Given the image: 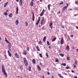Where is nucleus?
<instances>
[{
  "mask_svg": "<svg viewBox=\"0 0 78 78\" xmlns=\"http://www.w3.org/2000/svg\"><path fill=\"white\" fill-rule=\"evenodd\" d=\"M38 70H39V71H41V69H39Z\"/></svg>",
  "mask_w": 78,
  "mask_h": 78,
  "instance_id": "nucleus-58",
  "label": "nucleus"
},
{
  "mask_svg": "<svg viewBox=\"0 0 78 78\" xmlns=\"http://www.w3.org/2000/svg\"><path fill=\"white\" fill-rule=\"evenodd\" d=\"M37 49L38 51H40V49H39V46H37Z\"/></svg>",
  "mask_w": 78,
  "mask_h": 78,
  "instance_id": "nucleus-22",
  "label": "nucleus"
},
{
  "mask_svg": "<svg viewBox=\"0 0 78 78\" xmlns=\"http://www.w3.org/2000/svg\"><path fill=\"white\" fill-rule=\"evenodd\" d=\"M40 20H41V18H40V17H39L38 18V20H37V23L35 24L36 25H37H37H38V24H39V22H40Z\"/></svg>",
  "mask_w": 78,
  "mask_h": 78,
  "instance_id": "nucleus-3",
  "label": "nucleus"
},
{
  "mask_svg": "<svg viewBox=\"0 0 78 78\" xmlns=\"http://www.w3.org/2000/svg\"><path fill=\"white\" fill-rule=\"evenodd\" d=\"M29 71H31V69H29Z\"/></svg>",
  "mask_w": 78,
  "mask_h": 78,
  "instance_id": "nucleus-60",
  "label": "nucleus"
},
{
  "mask_svg": "<svg viewBox=\"0 0 78 78\" xmlns=\"http://www.w3.org/2000/svg\"><path fill=\"white\" fill-rule=\"evenodd\" d=\"M16 25H18V24H19V21H18V20H16Z\"/></svg>",
  "mask_w": 78,
  "mask_h": 78,
  "instance_id": "nucleus-24",
  "label": "nucleus"
},
{
  "mask_svg": "<svg viewBox=\"0 0 78 78\" xmlns=\"http://www.w3.org/2000/svg\"><path fill=\"white\" fill-rule=\"evenodd\" d=\"M68 37L69 39H70V37H69V36H68Z\"/></svg>",
  "mask_w": 78,
  "mask_h": 78,
  "instance_id": "nucleus-61",
  "label": "nucleus"
},
{
  "mask_svg": "<svg viewBox=\"0 0 78 78\" xmlns=\"http://www.w3.org/2000/svg\"><path fill=\"white\" fill-rule=\"evenodd\" d=\"M45 11V10L44 9H43L42 12H41V13L40 14V16H42L44 14V12Z\"/></svg>",
  "mask_w": 78,
  "mask_h": 78,
  "instance_id": "nucleus-6",
  "label": "nucleus"
},
{
  "mask_svg": "<svg viewBox=\"0 0 78 78\" xmlns=\"http://www.w3.org/2000/svg\"><path fill=\"white\" fill-rule=\"evenodd\" d=\"M52 25H53V22H51L50 23L49 26L50 27V28L51 29H52L53 28V27H52Z\"/></svg>",
  "mask_w": 78,
  "mask_h": 78,
  "instance_id": "nucleus-7",
  "label": "nucleus"
},
{
  "mask_svg": "<svg viewBox=\"0 0 78 78\" xmlns=\"http://www.w3.org/2000/svg\"><path fill=\"white\" fill-rule=\"evenodd\" d=\"M23 67V66H22V65H20V69H22Z\"/></svg>",
  "mask_w": 78,
  "mask_h": 78,
  "instance_id": "nucleus-38",
  "label": "nucleus"
},
{
  "mask_svg": "<svg viewBox=\"0 0 78 78\" xmlns=\"http://www.w3.org/2000/svg\"><path fill=\"white\" fill-rule=\"evenodd\" d=\"M67 60H68L69 61V60H70V58L69 57H68L67 58Z\"/></svg>",
  "mask_w": 78,
  "mask_h": 78,
  "instance_id": "nucleus-35",
  "label": "nucleus"
},
{
  "mask_svg": "<svg viewBox=\"0 0 78 78\" xmlns=\"http://www.w3.org/2000/svg\"><path fill=\"white\" fill-rule=\"evenodd\" d=\"M70 37H73V35H70Z\"/></svg>",
  "mask_w": 78,
  "mask_h": 78,
  "instance_id": "nucleus-51",
  "label": "nucleus"
},
{
  "mask_svg": "<svg viewBox=\"0 0 78 78\" xmlns=\"http://www.w3.org/2000/svg\"><path fill=\"white\" fill-rule=\"evenodd\" d=\"M2 69H4V66H3V65H2Z\"/></svg>",
  "mask_w": 78,
  "mask_h": 78,
  "instance_id": "nucleus-43",
  "label": "nucleus"
},
{
  "mask_svg": "<svg viewBox=\"0 0 78 78\" xmlns=\"http://www.w3.org/2000/svg\"><path fill=\"white\" fill-rule=\"evenodd\" d=\"M8 53L9 54V56L10 57L11 56L12 54L11 53H10V52L8 50Z\"/></svg>",
  "mask_w": 78,
  "mask_h": 78,
  "instance_id": "nucleus-12",
  "label": "nucleus"
},
{
  "mask_svg": "<svg viewBox=\"0 0 78 78\" xmlns=\"http://www.w3.org/2000/svg\"><path fill=\"white\" fill-rule=\"evenodd\" d=\"M30 5L32 6H33V1H32L31 2H30Z\"/></svg>",
  "mask_w": 78,
  "mask_h": 78,
  "instance_id": "nucleus-21",
  "label": "nucleus"
},
{
  "mask_svg": "<svg viewBox=\"0 0 78 78\" xmlns=\"http://www.w3.org/2000/svg\"><path fill=\"white\" fill-rule=\"evenodd\" d=\"M42 30H44V27H43L42 28Z\"/></svg>",
  "mask_w": 78,
  "mask_h": 78,
  "instance_id": "nucleus-48",
  "label": "nucleus"
},
{
  "mask_svg": "<svg viewBox=\"0 0 78 78\" xmlns=\"http://www.w3.org/2000/svg\"><path fill=\"white\" fill-rule=\"evenodd\" d=\"M5 41H6L7 43H8V44H9V42L8 41V40Z\"/></svg>",
  "mask_w": 78,
  "mask_h": 78,
  "instance_id": "nucleus-45",
  "label": "nucleus"
},
{
  "mask_svg": "<svg viewBox=\"0 0 78 78\" xmlns=\"http://www.w3.org/2000/svg\"><path fill=\"white\" fill-rule=\"evenodd\" d=\"M8 3V2H7L5 3L4 5V7H6V5H7V4Z\"/></svg>",
  "mask_w": 78,
  "mask_h": 78,
  "instance_id": "nucleus-19",
  "label": "nucleus"
},
{
  "mask_svg": "<svg viewBox=\"0 0 78 78\" xmlns=\"http://www.w3.org/2000/svg\"><path fill=\"white\" fill-rule=\"evenodd\" d=\"M44 18L43 17L42 19V20L41 21H42L43 22V21H44Z\"/></svg>",
  "mask_w": 78,
  "mask_h": 78,
  "instance_id": "nucleus-44",
  "label": "nucleus"
},
{
  "mask_svg": "<svg viewBox=\"0 0 78 78\" xmlns=\"http://www.w3.org/2000/svg\"><path fill=\"white\" fill-rule=\"evenodd\" d=\"M27 50L28 51H29V50H30V48L28 47L27 48Z\"/></svg>",
  "mask_w": 78,
  "mask_h": 78,
  "instance_id": "nucleus-39",
  "label": "nucleus"
},
{
  "mask_svg": "<svg viewBox=\"0 0 78 78\" xmlns=\"http://www.w3.org/2000/svg\"><path fill=\"white\" fill-rule=\"evenodd\" d=\"M67 6H65L63 8V10H65V9H67Z\"/></svg>",
  "mask_w": 78,
  "mask_h": 78,
  "instance_id": "nucleus-26",
  "label": "nucleus"
},
{
  "mask_svg": "<svg viewBox=\"0 0 78 78\" xmlns=\"http://www.w3.org/2000/svg\"><path fill=\"white\" fill-rule=\"evenodd\" d=\"M56 39V37H55L52 40V42H54V41H55Z\"/></svg>",
  "mask_w": 78,
  "mask_h": 78,
  "instance_id": "nucleus-18",
  "label": "nucleus"
},
{
  "mask_svg": "<svg viewBox=\"0 0 78 78\" xmlns=\"http://www.w3.org/2000/svg\"><path fill=\"white\" fill-rule=\"evenodd\" d=\"M75 78H78V77H77V76H74Z\"/></svg>",
  "mask_w": 78,
  "mask_h": 78,
  "instance_id": "nucleus-54",
  "label": "nucleus"
},
{
  "mask_svg": "<svg viewBox=\"0 0 78 78\" xmlns=\"http://www.w3.org/2000/svg\"><path fill=\"white\" fill-rule=\"evenodd\" d=\"M50 6H51V5H50V4L48 5V9H49V10H50Z\"/></svg>",
  "mask_w": 78,
  "mask_h": 78,
  "instance_id": "nucleus-20",
  "label": "nucleus"
},
{
  "mask_svg": "<svg viewBox=\"0 0 78 78\" xmlns=\"http://www.w3.org/2000/svg\"><path fill=\"white\" fill-rule=\"evenodd\" d=\"M32 62L34 64H35V63H36V60L35 59H33L32 60Z\"/></svg>",
  "mask_w": 78,
  "mask_h": 78,
  "instance_id": "nucleus-17",
  "label": "nucleus"
},
{
  "mask_svg": "<svg viewBox=\"0 0 78 78\" xmlns=\"http://www.w3.org/2000/svg\"><path fill=\"white\" fill-rule=\"evenodd\" d=\"M4 15L5 16H7V15H8V14H7V12H5L4 13Z\"/></svg>",
  "mask_w": 78,
  "mask_h": 78,
  "instance_id": "nucleus-37",
  "label": "nucleus"
},
{
  "mask_svg": "<svg viewBox=\"0 0 78 78\" xmlns=\"http://www.w3.org/2000/svg\"><path fill=\"white\" fill-rule=\"evenodd\" d=\"M8 47L9 48H11V43H9V44L8 45Z\"/></svg>",
  "mask_w": 78,
  "mask_h": 78,
  "instance_id": "nucleus-11",
  "label": "nucleus"
},
{
  "mask_svg": "<svg viewBox=\"0 0 78 78\" xmlns=\"http://www.w3.org/2000/svg\"><path fill=\"white\" fill-rule=\"evenodd\" d=\"M75 63L76 65H78V63H77V61H76H76L75 62Z\"/></svg>",
  "mask_w": 78,
  "mask_h": 78,
  "instance_id": "nucleus-33",
  "label": "nucleus"
},
{
  "mask_svg": "<svg viewBox=\"0 0 78 78\" xmlns=\"http://www.w3.org/2000/svg\"><path fill=\"white\" fill-rule=\"evenodd\" d=\"M33 22L34 21V13L33 12Z\"/></svg>",
  "mask_w": 78,
  "mask_h": 78,
  "instance_id": "nucleus-13",
  "label": "nucleus"
},
{
  "mask_svg": "<svg viewBox=\"0 0 78 78\" xmlns=\"http://www.w3.org/2000/svg\"><path fill=\"white\" fill-rule=\"evenodd\" d=\"M15 56L16 58H19V55H18V54L16 53L15 54Z\"/></svg>",
  "mask_w": 78,
  "mask_h": 78,
  "instance_id": "nucleus-8",
  "label": "nucleus"
},
{
  "mask_svg": "<svg viewBox=\"0 0 78 78\" xmlns=\"http://www.w3.org/2000/svg\"><path fill=\"white\" fill-rule=\"evenodd\" d=\"M47 44L48 45H50V43H49V42H48V41H47Z\"/></svg>",
  "mask_w": 78,
  "mask_h": 78,
  "instance_id": "nucleus-31",
  "label": "nucleus"
},
{
  "mask_svg": "<svg viewBox=\"0 0 78 78\" xmlns=\"http://www.w3.org/2000/svg\"><path fill=\"white\" fill-rule=\"evenodd\" d=\"M9 17H12V13H10L9 15Z\"/></svg>",
  "mask_w": 78,
  "mask_h": 78,
  "instance_id": "nucleus-16",
  "label": "nucleus"
},
{
  "mask_svg": "<svg viewBox=\"0 0 78 78\" xmlns=\"http://www.w3.org/2000/svg\"><path fill=\"white\" fill-rule=\"evenodd\" d=\"M45 40H46V36H45L43 38V41L44 42H45Z\"/></svg>",
  "mask_w": 78,
  "mask_h": 78,
  "instance_id": "nucleus-14",
  "label": "nucleus"
},
{
  "mask_svg": "<svg viewBox=\"0 0 78 78\" xmlns=\"http://www.w3.org/2000/svg\"><path fill=\"white\" fill-rule=\"evenodd\" d=\"M58 76H60V78H63V76H61V74H60L59 73L58 74Z\"/></svg>",
  "mask_w": 78,
  "mask_h": 78,
  "instance_id": "nucleus-25",
  "label": "nucleus"
},
{
  "mask_svg": "<svg viewBox=\"0 0 78 78\" xmlns=\"http://www.w3.org/2000/svg\"><path fill=\"white\" fill-rule=\"evenodd\" d=\"M62 4H63V2H62L60 3V5H62Z\"/></svg>",
  "mask_w": 78,
  "mask_h": 78,
  "instance_id": "nucleus-40",
  "label": "nucleus"
},
{
  "mask_svg": "<svg viewBox=\"0 0 78 78\" xmlns=\"http://www.w3.org/2000/svg\"><path fill=\"white\" fill-rule=\"evenodd\" d=\"M66 69H69V67L68 66L66 67Z\"/></svg>",
  "mask_w": 78,
  "mask_h": 78,
  "instance_id": "nucleus-57",
  "label": "nucleus"
},
{
  "mask_svg": "<svg viewBox=\"0 0 78 78\" xmlns=\"http://www.w3.org/2000/svg\"><path fill=\"white\" fill-rule=\"evenodd\" d=\"M61 65H62V66H66V63H62Z\"/></svg>",
  "mask_w": 78,
  "mask_h": 78,
  "instance_id": "nucleus-28",
  "label": "nucleus"
},
{
  "mask_svg": "<svg viewBox=\"0 0 78 78\" xmlns=\"http://www.w3.org/2000/svg\"><path fill=\"white\" fill-rule=\"evenodd\" d=\"M74 68H75V67H76V65H74Z\"/></svg>",
  "mask_w": 78,
  "mask_h": 78,
  "instance_id": "nucleus-55",
  "label": "nucleus"
},
{
  "mask_svg": "<svg viewBox=\"0 0 78 78\" xmlns=\"http://www.w3.org/2000/svg\"><path fill=\"white\" fill-rule=\"evenodd\" d=\"M39 56L40 57H41V58H42V55L41 54H39Z\"/></svg>",
  "mask_w": 78,
  "mask_h": 78,
  "instance_id": "nucleus-34",
  "label": "nucleus"
},
{
  "mask_svg": "<svg viewBox=\"0 0 78 78\" xmlns=\"http://www.w3.org/2000/svg\"><path fill=\"white\" fill-rule=\"evenodd\" d=\"M76 28H77V30H78V27L76 26Z\"/></svg>",
  "mask_w": 78,
  "mask_h": 78,
  "instance_id": "nucleus-56",
  "label": "nucleus"
},
{
  "mask_svg": "<svg viewBox=\"0 0 78 78\" xmlns=\"http://www.w3.org/2000/svg\"><path fill=\"white\" fill-rule=\"evenodd\" d=\"M7 39H6V38H5V41H7Z\"/></svg>",
  "mask_w": 78,
  "mask_h": 78,
  "instance_id": "nucleus-50",
  "label": "nucleus"
},
{
  "mask_svg": "<svg viewBox=\"0 0 78 78\" xmlns=\"http://www.w3.org/2000/svg\"><path fill=\"white\" fill-rule=\"evenodd\" d=\"M47 73H48V75H50V73H49V72H48Z\"/></svg>",
  "mask_w": 78,
  "mask_h": 78,
  "instance_id": "nucleus-53",
  "label": "nucleus"
},
{
  "mask_svg": "<svg viewBox=\"0 0 78 78\" xmlns=\"http://www.w3.org/2000/svg\"><path fill=\"white\" fill-rule=\"evenodd\" d=\"M73 49H75V48L73 46Z\"/></svg>",
  "mask_w": 78,
  "mask_h": 78,
  "instance_id": "nucleus-62",
  "label": "nucleus"
},
{
  "mask_svg": "<svg viewBox=\"0 0 78 78\" xmlns=\"http://www.w3.org/2000/svg\"><path fill=\"white\" fill-rule=\"evenodd\" d=\"M60 56H61L62 57H64V54H62V53H61L60 54Z\"/></svg>",
  "mask_w": 78,
  "mask_h": 78,
  "instance_id": "nucleus-23",
  "label": "nucleus"
},
{
  "mask_svg": "<svg viewBox=\"0 0 78 78\" xmlns=\"http://www.w3.org/2000/svg\"><path fill=\"white\" fill-rule=\"evenodd\" d=\"M66 50H67V51H69V50H70V48H69V45H67V46Z\"/></svg>",
  "mask_w": 78,
  "mask_h": 78,
  "instance_id": "nucleus-9",
  "label": "nucleus"
},
{
  "mask_svg": "<svg viewBox=\"0 0 78 78\" xmlns=\"http://www.w3.org/2000/svg\"><path fill=\"white\" fill-rule=\"evenodd\" d=\"M9 51H11V48H9Z\"/></svg>",
  "mask_w": 78,
  "mask_h": 78,
  "instance_id": "nucleus-49",
  "label": "nucleus"
},
{
  "mask_svg": "<svg viewBox=\"0 0 78 78\" xmlns=\"http://www.w3.org/2000/svg\"><path fill=\"white\" fill-rule=\"evenodd\" d=\"M37 68H38V69H41V68L38 65L37 66Z\"/></svg>",
  "mask_w": 78,
  "mask_h": 78,
  "instance_id": "nucleus-41",
  "label": "nucleus"
},
{
  "mask_svg": "<svg viewBox=\"0 0 78 78\" xmlns=\"http://www.w3.org/2000/svg\"><path fill=\"white\" fill-rule=\"evenodd\" d=\"M18 11H19V8H18V7H16V13L17 14H18Z\"/></svg>",
  "mask_w": 78,
  "mask_h": 78,
  "instance_id": "nucleus-15",
  "label": "nucleus"
},
{
  "mask_svg": "<svg viewBox=\"0 0 78 78\" xmlns=\"http://www.w3.org/2000/svg\"><path fill=\"white\" fill-rule=\"evenodd\" d=\"M26 26L27 27V26H28V23H27V22L26 21Z\"/></svg>",
  "mask_w": 78,
  "mask_h": 78,
  "instance_id": "nucleus-32",
  "label": "nucleus"
},
{
  "mask_svg": "<svg viewBox=\"0 0 78 78\" xmlns=\"http://www.w3.org/2000/svg\"><path fill=\"white\" fill-rule=\"evenodd\" d=\"M27 54V52L26 51H24L23 52V55H26Z\"/></svg>",
  "mask_w": 78,
  "mask_h": 78,
  "instance_id": "nucleus-10",
  "label": "nucleus"
},
{
  "mask_svg": "<svg viewBox=\"0 0 78 78\" xmlns=\"http://www.w3.org/2000/svg\"><path fill=\"white\" fill-rule=\"evenodd\" d=\"M17 2H19V0H16Z\"/></svg>",
  "mask_w": 78,
  "mask_h": 78,
  "instance_id": "nucleus-64",
  "label": "nucleus"
},
{
  "mask_svg": "<svg viewBox=\"0 0 78 78\" xmlns=\"http://www.w3.org/2000/svg\"><path fill=\"white\" fill-rule=\"evenodd\" d=\"M72 72H73V73H74V71L72 70Z\"/></svg>",
  "mask_w": 78,
  "mask_h": 78,
  "instance_id": "nucleus-59",
  "label": "nucleus"
},
{
  "mask_svg": "<svg viewBox=\"0 0 78 78\" xmlns=\"http://www.w3.org/2000/svg\"><path fill=\"white\" fill-rule=\"evenodd\" d=\"M23 60L25 66H28V62H27V60H26V58H23Z\"/></svg>",
  "mask_w": 78,
  "mask_h": 78,
  "instance_id": "nucleus-2",
  "label": "nucleus"
},
{
  "mask_svg": "<svg viewBox=\"0 0 78 78\" xmlns=\"http://www.w3.org/2000/svg\"><path fill=\"white\" fill-rule=\"evenodd\" d=\"M69 4H66L67 6H67H67H69Z\"/></svg>",
  "mask_w": 78,
  "mask_h": 78,
  "instance_id": "nucleus-52",
  "label": "nucleus"
},
{
  "mask_svg": "<svg viewBox=\"0 0 78 78\" xmlns=\"http://www.w3.org/2000/svg\"><path fill=\"white\" fill-rule=\"evenodd\" d=\"M39 44H40V45H42V42L41 41H39Z\"/></svg>",
  "mask_w": 78,
  "mask_h": 78,
  "instance_id": "nucleus-27",
  "label": "nucleus"
},
{
  "mask_svg": "<svg viewBox=\"0 0 78 78\" xmlns=\"http://www.w3.org/2000/svg\"><path fill=\"white\" fill-rule=\"evenodd\" d=\"M2 72H3L4 75H5V77L7 78V73H6V71H5V69H2Z\"/></svg>",
  "mask_w": 78,
  "mask_h": 78,
  "instance_id": "nucleus-1",
  "label": "nucleus"
},
{
  "mask_svg": "<svg viewBox=\"0 0 78 78\" xmlns=\"http://www.w3.org/2000/svg\"><path fill=\"white\" fill-rule=\"evenodd\" d=\"M55 61L56 62H59V60H58V59H56L55 60Z\"/></svg>",
  "mask_w": 78,
  "mask_h": 78,
  "instance_id": "nucleus-42",
  "label": "nucleus"
},
{
  "mask_svg": "<svg viewBox=\"0 0 78 78\" xmlns=\"http://www.w3.org/2000/svg\"><path fill=\"white\" fill-rule=\"evenodd\" d=\"M75 3L76 5H78V2L77 1H76L75 2Z\"/></svg>",
  "mask_w": 78,
  "mask_h": 78,
  "instance_id": "nucleus-30",
  "label": "nucleus"
},
{
  "mask_svg": "<svg viewBox=\"0 0 78 78\" xmlns=\"http://www.w3.org/2000/svg\"><path fill=\"white\" fill-rule=\"evenodd\" d=\"M49 48L50 49H51V47H50V46H49Z\"/></svg>",
  "mask_w": 78,
  "mask_h": 78,
  "instance_id": "nucleus-63",
  "label": "nucleus"
},
{
  "mask_svg": "<svg viewBox=\"0 0 78 78\" xmlns=\"http://www.w3.org/2000/svg\"><path fill=\"white\" fill-rule=\"evenodd\" d=\"M43 24V21H41V25H42Z\"/></svg>",
  "mask_w": 78,
  "mask_h": 78,
  "instance_id": "nucleus-47",
  "label": "nucleus"
},
{
  "mask_svg": "<svg viewBox=\"0 0 78 78\" xmlns=\"http://www.w3.org/2000/svg\"><path fill=\"white\" fill-rule=\"evenodd\" d=\"M46 56L47 58H48V53H46Z\"/></svg>",
  "mask_w": 78,
  "mask_h": 78,
  "instance_id": "nucleus-29",
  "label": "nucleus"
},
{
  "mask_svg": "<svg viewBox=\"0 0 78 78\" xmlns=\"http://www.w3.org/2000/svg\"><path fill=\"white\" fill-rule=\"evenodd\" d=\"M64 39L62 37L61 40V44H63L64 42Z\"/></svg>",
  "mask_w": 78,
  "mask_h": 78,
  "instance_id": "nucleus-5",
  "label": "nucleus"
},
{
  "mask_svg": "<svg viewBox=\"0 0 78 78\" xmlns=\"http://www.w3.org/2000/svg\"><path fill=\"white\" fill-rule=\"evenodd\" d=\"M5 41H6L7 43H8V44H9V42L8 41V40Z\"/></svg>",
  "mask_w": 78,
  "mask_h": 78,
  "instance_id": "nucleus-46",
  "label": "nucleus"
},
{
  "mask_svg": "<svg viewBox=\"0 0 78 78\" xmlns=\"http://www.w3.org/2000/svg\"><path fill=\"white\" fill-rule=\"evenodd\" d=\"M20 6H22V5H23V1L22 0H20Z\"/></svg>",
  "mask_w": 78,
  "mask_h": 78,
  "instance_id": "nucleus-4",
  "label": "nucleus"
},
{
  "mask_svg": "<svg viewBox=\"0 0 78 78\" xmlns=\"http://www.w3.org/2000/svg\"><path fill=\"white\" fill-rule=\"evenodd\" d=\"M4 56L5 57V59H7L8 58L7 57V56L6 55H4Z\"/></svg>",
  "mask_w": 78,
  "mask_h": 78,
  "instance_id": "nucleus-36",
  "label": "nucleus"
}]
</instances>
